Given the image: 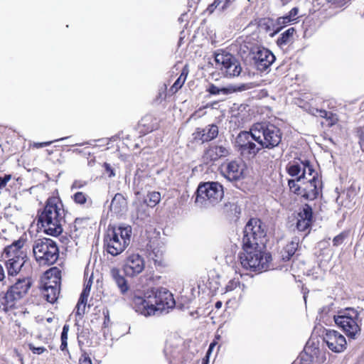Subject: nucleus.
Masks as SVG:
<instances>
[{
  "instance_id": "obj_58",
  "label": "nucleus",
  "mask_w": 364,
  "mask_h": 364,
  "mask_svg": "<svg viewBox=\"0 0 364 364\" xmlns=\"http://www.w3.org/2000/svg\"><path fill=\"white\" fill-rule=\"evenodd\" d=\"M328 2L329 3H331V4H336L338 0H327Z\"/></svg>"
},
{
  "instance_id": "obj_1",
  "label": "nucleus",
  "mask_w": 364,
  "mask_h": 364,
  "mask_svg": "<svg viewBox=\"0 0 364 364\" xmlns=\"http://www.w3.org/2000/svg\"><path fill=\"white\" fill-rule=\"evenodd\" d=\"M173 294L166 288H152L143 296L134 295L132 306L136 312L148 316L156 314L168 313L175 306Z\"/></svg>"
},
{
  "instance_id": "obj_43",
  "label": "nucleus",
  "mask_w": 364,
  "mask_h": 364,
  "mask_svg": "<svg viewBox=\"0 0 364 364\" xmlns=\"http://www.w3.org/2000/svg\"><path fill=\"white\" fill-rule=\"evenodd\" d=\"M29 349L35 354H42L44 353L46 349L41 346V347H35L33 344H29Z\"/></svg>"
},
{
  "instance_id": "obj_13",
  "label": "nucleus",
  "mask_w": 364,
  "mask_h": 364,
  "mask_svg": "<svg viewBox=\"0 0 364 364\" xmlns=\"http://www.w3.org/2000/svg\"><path fill=\"white\" fill-rule=\"evenodd\" d=\"M252 127L249 132H241L235 139V146L240 154L245 158H253L262 148L253 142Z\"/></svg>"
},
{
  "instance_id": "obj_57",
  "label": "nucleus",
  "mask_w": 364,
  "mask_h": 364,
  "mask_svg": "<svg viewBox=\"0 0 364 364\" xmlns=\"http://www.w3.org/2000/svg\"><path fill=\"white\" fill-rule=\"evenodd\" d=\"M222 306V302L221 301H217L215 303V307L217 309H220Z\"/></svg>"
},
{
  "instance_id": "obj_30",
  "label": "nucleus",
  "mask_w": 364,
  "mask_h": 364,
  "mask_svg": "<svg viewBox=\"0 0 364 364\" xmlns=\"http://www.w3.org/2000/svg\"><path fill=\"white\" fill-rule=\"evenodd\" d=\"M72 199L73 201L80 205H84L87 203H91L92 200L87 194L82 191H76L73 196Z\"/></svg>"
},
{
  "instance_id": "obj_32",
  "label": "nucleus",
  "mask_w": 364,
  "mask_h": 364,
  "mask_svg": "<svg viewBox=\"0 0 364 364\" xmlns=\"http://www.w3.org/2000/svg\"><path fill=\"white\" fill-rule=\"evenodd\" d=\"M295 29L294 28H289L282 33L281 36L277 39V44L279 46H284L287 44L292 38Z\"/></svg>"
},
{
  "instance_id": "obj_6",
  "label": "nucleus",
  "mask_w": 364,
  "mask_h": 364,
  "mask_svg": "<svg viewBox=\"0 0 364 364\" xmlns=\"http://www.w3.org/2000/svg\"><path fill=\"white\" fill-rule=\"evenodd\" d=\"M255 141L262 148L273 149L277 146L281 141L282 133L280 129L272 124L260 122L252 126Z\"/></svg>"
},
{
  "instance_id": "obj_25",
  "label": "nucleus",
  "mask_w": 364,
  "mask_h": 364,
  "mask_svg": "<svg viewBox=\"0 0 364 364\" xmlns=\"http://www.w3.org/2000/svg\"><path fill=\"white\" fill-rule=\"evenodd\" d=\"M109 274L112 279L119 288L121 294L123 295L125 294L128 291L129 287L127 281L121 274L120 270L118 268L113 267L110 269Z\"/></svg>"
},
{
  "instance_id": "obj_11",
  "label": "nucleus",
  "mask_w": 364,
  "mask_h": 364,
  "mask_svg": "<svg viewBox=\"0 0 364 364\" xmlns=\"http://www.w3.org/2000/svg\"><path fill=\"white\" fill-rule=\"evenodd\" d=\"M242 245H264L266 228L264 223L257 218H251L244 229Z\"/></svg>"
},
{
  "instance_id": "obj_18",
  "label": "nucleus",
  "mask_w": 364,
  "mask_h": 364,
  "mask_svg": "<svg viewBox=\"0 0 364 364\" xmlns=\"http://www.w3.org/2000/svg\"><path fill=\"white\" fill-rule=\"evenodd\" d=\"M145 267L144 258L137 253L129 255L124 260L123 270L127 277H134L140 274Z\"/></svg>"
},
{
  "instance_id": "obj_52",
  "label": "nucleus",
  "mask_w": 364,
  "mask_h": 364,
  "mask_svg": "<svg viewBox=\"0 0 364 364\" xmlns=\"http://www.w3.org/2000/svg\"><path fill=\"white\" fill-rule=\"evenodd\" d=\"M360 148L364 151V133L361 132L360 135V141H359Z\"/></svg>"
},
{
  "instance_id": "obj_38",
  "label": "nucleus",
  "mask_w": 364,
  "mask_h": 364,
  "mask_svg": "<svg viewBox=\"0 0 364 364\" xmlns=\"http://www.w3.org/2000/svg\"><path fill=\"white\" fill-rule=\"evenodd\" d=\"M87 299H83L82 301V298L80 297L79 299V301L77 302V311H76V314L77 315H83L85 314V305H86V302H87Z\"/></svg>"
},
{
  "instance_id": "obj_54",
  "label": "nucleus",
  "mask_w": 364,
  "mask_h": 364,
  "mask_svg": "<svg viewBox=\"0 0 364 364\" xmlns=\"http://www.w3.org/2000/svg\"><path fill=\"white\" fill-rule=\"evenodd\" d=\"M87 218H76L75 220V226L80 225L81 223H82L85 221H87Z\"/></svg>"
},
{
  "instance_id": "obj_51",
  "label": "nucleus",
  "mask_w": 364,
  "mask_h": 364,
  "mask_svg": "<svg viewBox=\"0 0 364 364\" xmlns=\"http://www.w3.org/2000/svg\"><path fill=\"white\" fill-rule=\"evenodd\" d=\"M331 310V306L328 305L326 306H323L322 309H320L319 312L321 314H326L327 315Z\"/></svg>"
},
{
  "instance_id": "obj_3",
  "label": "nucleus",
  "mask_w": 364,
  "mask_h": 364,
  "mask_svg": "<svg viewBox=\"0 0 364 364\" xmlns=\"http://www.w3.org/2000/svg\"><path fill=\"white\" fill-rule=\"evenodd\" d=\"M31 281L28 278L18 279L1 298L2 310L7 313L11 319L21 316L25 314L22 309H19L22 299L26 295L31 287Z\"/></svg>"
},
{
  "instance_id": "obj_39",
  "label": "nucleus",
  "mask_w": 364,
  "mask_h": 364,
  "mask_svg": "<svg viewBox=\"0 0 364 364\" xmlns=\"http://www.w3.org/2000/svg\"><path fill=\"white\" fill-rule=\"evenodd\" d=\"M87 185V182L81 180H75L71 185L70 190L74 191L82 188Z\"/></svg>"
},
{
  "instance_id": "obj_34",
  "label": "nucleus",
  "mask_w": 364,
  "mask_h": 364,
  "mask_svg": "<svg viewBox=\"0 0 364 364\" xmlns=\"http://www.w3.org/2000/svg\"><path fill=\"white\" fill-rule=\"evenodd\" d=\"M303 162L304 161H301V163H294L290 164L287 168L289 174L293 177H296V179L297 177L299 176L302 173L301 167H303Z\"/></svg>"
},
{
  "instance_id": "obj_56",
  "label": "nucleus",
  "mask_w": 364,
  "mask_h": 364,
  "mask_svg": "<svg viewBox=\"0 0 364 364\" xmlns=\"http://www.w3.org/2000/svg\"><path fill=\"white\" fill-rule=\"evenodd\" d=\"M215 343H216L215 341H214L212 343H210V345L209 346L208 352H210V351H211L213 350V348L215 346Z\"/></svg>"
},
{
  "instance_id": "obj_17",
  "label": "nucleus",
  "mask_w": 364,
  "mask_h": 364,
  "mask_svg": "<svg viewBox=\"0 0 364 364\" xmlns=\"http://www.w3.org/2000/svg\"><path fill=\"white\" fill-rule=\"evenodd\" d=\"M323 339L328 348L334 353H341L346 349V338L336 330H326Z\"/></svg>"
},
{
  "instance_id": "obj_49",
  "label": "nucleus",
  "mask_w": 364,
  "mask_h": 364,
  "mask_svg": "<svg viewBox=\"0 0 364 364\" xmlns=\"http://www.w3.org/2000/svg\"><path fill=\"white\" fill-rule=\"evenodd\" d=\"M105 168L107 173H108L109 177H113L115 176L113 168L111 166L107 163L105 164Z\"/></svg>"
},
{
  "instance_id": "obj_47",
  "label": "nucleus",
  "mask_w": 364,
  "mask_h": 364,
  "mask_svg": "<svg viewBox=\"0 0 364 364\" xmlns=\"http://www.w3.org/2000/svg\"><path fill=\"white\" fill-rule=\"evenodd\" d=\"M79 363L80 364H92L91 359L86 353H84L81 355L79 360Z\"/></svg>"
},
{
  "instance_id": "obj_50",
  "label": "nucleus",
  "mask_w": 364,
  "mask_h": 364,
  "mask_svg": "<svg viewBox=\"0 0 364 364\" xmlns=\"http://www.w3.org/2000/svg\"><path fill=\"white\" fill-rule=\"evenodd\" d=\"M216 9H218V6L216 5L215 1H214L213 4L208 6L207 8V11L209 14H212Z\"/></svg>"
},
{
  "instance_id": "obj_41",
  "label": "nucleus",
  "mask_w": 364,
  "mask_h": 364,
  "mask_svg": "<svg viewBox=\"0 0 364 364\" xmlns=\"http://www.w3.org/2000/svg\"><path fill=\"white\" fill-rule=\"evenodd\" d=\"M347 235L345 232H341V234L336 236L333 240V243L334 246H338L341 245L344 240L346 238Z\"/></svg>"
},
{
  "instance_id": "obj_40",
  "label": "nucleus",
  "mask_w": 364,
  "mask_h": 364,
  "mask_svg": "<svg viewBox=\"0 0 364 364\" xmlns=\"http://www.w3.org/2000/svg\"><path fill=\"white\" fill-rule=\"evenodd\" d=\"M237 287H240V283L238 280L231 279L228 282L225 287L226 291H231L235 289Z\"/></svg>"
},
{
  "instance_id": "obj_9",
  "label": "nucleus",
  "mask_w": 364,
  "mask_h": 364,
  "mask_svg": "<svg viewBox=\"0 0 364 364\" xmlns=\"http://www.w3.org/2000/svg\"><path fill=\"white\" fill-rule=\"evenodd\" d=\"M333 320L350 338H355L360 331L359 313L354 308L339 310L336 315H333Z\"/></svg>"
},
{
  "instance_id": "obj_36",
  "label": "nucleus",
  "mask_w": 364,
  "mask_h": 364,
  "mask_svg": "<svg viewBox=\"0 0 364 364\" xmlns=\"http://www.w3.org/2000/svg\"><path fill=\"white\" fill-rule=\"evenodd\" d=\"M149 256L156 264H160L163 259L164 250L161 247H154L151 250Z\"/></svg>"
},
{
  "instance_id": "obj_28",
  "label": "nucleus",
  "mask_w": 364,
  "mask_h": 364,
  "mask_svg": "<svg viewBox=\"0 0 364 364\" xmlns=\"http://www.w3.org/2000/svg\"><path fill=\"white\" fill-rule=\"evenodd\" d=\"M302 173L297 178L301 179H309L310 178L314 177V175L318 176V173L314 169L312 166L308 161H304L303 162Z\"/></svg>"
},
{
  "instance_id": "obj_24",
  "label": "nucleus",
  "mask_w": 364,
  "mask_h": 364,
  "mask_svg": "<svg viewBox=\"0 0 364 364\" xmlns=\"http://www.w3.org/2000/svg\"><path fill=\"white\" fill-rule=\"evenodd\" d=\"M246 89V86L245 85H242V86H236L233 85H230L226 87H219L216 85L211 84L207 89V91L214 95H230L233 92H237V91H242L245 90Z\"/></svg>"
},
{
  "instance_id": "obj_29",
  "label": "nucleus",
  "mask_w": 364,
  "mask_h": 364,
  "mask_svg": "<svg viewBox=\"0 0 364 364\" xmlns=\"http://www.w3.org/2000/svg\"><path fill=\"white\" fill-rule=\"evenodd\" d=\"M298 246L299 242L297 239L287 244L284 249V253L282 255L283 259L289 260L291 258V257H292L294 255L295 252L298 248Z\"/></svg>"
},
{
  "instance_id": "obj_19",
  "label": "nucleus",
  "mask_w": 364,
  "mask_h": 364,
  "mask_svg": "<svg viewBox=\"0 0 364 364\" xmlns=\"http://www.w3.org/2000/svg\"><path fill=\"white\" fill-rule=\"evenodd\" d=\"M254 60L257 70L264 72L274 63L275 57L268 49L259 48L256 52Z\"/></svg>"
},
{
  "instance_id": "obj_46",
  "label": "nucleus",
  "mask_w": 364,
  "mask_h": 364,
  "mask_svg": "<svg viewBox=\"0 0 364 364\" xmlns=\"http://www.w3.org/2000/svg\"><path fill=\"white\" fill-rule=\"evenodd\" d=\"M11 178V175H5L4 177H0V189L5 187Z\"/></svg>"
},
{
  "instance_id": "obj_5",
  "label": "nucleus",
  "mask_w": 364,
  "mask_h": 364,
  "mask_svg": "<svg viewBox=\"0 0 364 364\" xmlns=\"http://www.w3.org/2000/svg\"><path fill=\"white\" fill-rule=\"evenodd\" d=\"M131 235L132 228L129 225L109 228L104 239L107 252L112 256L121 254L129 246Z\"/></svg>"
},
{
  "instance_id": "obj_37",
  "label": "nucleus",
  "mask_w": 364,
  "mask_h": 364,
  "mask_svg": "<svg viewBox=\"0 0 364 364\" xmlns=\"http://www.w3.org/2000/svg\"><path fill=\"white\" fill-rule=\"evenodd\" d=\"M92 280L91 279H89L87 283L85 284V287L80 294V296L82 298V301L83 299H87V298L90 295V289H91V286H92Z\"/></svg>"
},
{
  "instance_id": "obj_15",
  "label": "nucleus",
  "mask_w": 364,
  "mask_h": 364,
  "mask_svg": "<svg viewBox=\"0 0 364 364\" xmlns=\"http://www.w3.org/2000/svg\"><path fill=\"white\" fill-rule=\"evenodd\" d=\"M222 171L229 181H239L246 175L247 166L241 159L227 161L222 165Z\"/></svg>"
},
{
  "instance_id": "obj_44",
  "label": "nucleus",
  "mask_w": 364,
  "mask_h": 364,
  "mask_svg": "<svg viewBox=\"0 0 364 364\" xmlns=\"http://www.w3.org/2000/svg\"><path fill=\"white\" fill-rule=\"evenodd\" d=\"M313 114L315 116H319L322 118H328V115L331 114V113L328 112L326 110L323 109H315V112H313Z\"/></svg>"
},
{
  "instance_id": "obj_26",
  "label": "nucleus",
  "mask_w": 364,
  "mask_h": 364,
  "mask_svg": "<svg viewBox=\"0 0 364 364\" xmlns=\"http://www.w3.org/2000/svg\"><path fill=\"white\" fill-rule=\"evenodd\" d=\"M110 210L116 214H122L127 210V200L121 193H117L112 200Z\"/></svg>"
},
{
  "instance_id": "obj_8",
  "label": "nucleus",
  "mask_w": 364,
  "mask_h": 364,
  "mask_svg": "<svg viewBox=\"0 0 364 364\" xmlns=\"http://www.w3.org/2000/svg\"><path fill=\"white\" fill-rule=\"evenodd\" d=\"M33 253L41 265L53 264L58 259L59 250L56 243L48 238H38L33 241Z\"/></svg>"
},
{
  "instance_id": "obj_27",
  "label": "nucleus",
  "mask_w": 364,
  "mask_h": 364,
  "mask_svg": "<svg viewBox=\"0 0 364 364\" xmlns=\"http://www.w3.org/2000/svg\"><path fill=\"white\" fill-rule=\"evenodd\" d=\"M299 9L296 7L293 8L288 14L279 17L277 19V25L281 28L285 26L288 23H291L298 18Z\"/></svg>"
},
{
  "instance_id": "obj_59",
  "label": "nucleus",
  "mask_w": 364,
  "mask_h": 364,
  "mask_svg": "<svg viewBox=\"0 0 364 364\" xmlns=\"http://www.w3.org/2000/svg\"><path fill=\"white\" fill-rule=\"evenodd\" d=\"M282 4L284 5L289 2V0H281Z\"/></svg>"
},
{
  "instance_id": "obj_33",
  "label": "nucleus",
  "mask_w": 364,
  "mask_h": 364,
  "mask_svg": "<svg viewBox=\"0 0 364 364\" xmlns=\"http://www.w3.org/2000/svg\"><path fill=\"white\" fill-rule=\"evenodd\" d=\"M187 73L185 72V70H183L180 76L178 77V79L176 80V82L173 83V85L171 87L169 92L172 94L176 93L184 84L186 77H187Z\"/></svg>"
},
{
  "instance_id": "obj_23",
  "label": "nucleus",
  "mask_w": 364,
  "mask_h": 364,
  "mask_svg": "<svg viewBox=\"0 0 364 364\" xmlns=\"http://www.w3.org/2000/svg\"><path fill=\"white\" fill-rule=\"evenodd\" d=\"M27 262L24 257L19 255H14L6 262V266L9 276L16 275L26 265Z\"/></svg>"
},
{
  "instance_id": "obj_4",
  "label": "nucleus",
  "mask_w": 364,
  "mask_h": 364,
  "mask_svg": "<svg viewBox=\"0 0 364 364\" xmlns=\"http://www.w3.org/2000/svg\"><path fill=\"white\" fill-rule=\"evenodd\" d=\"M261 246L242 245L243 252L240 255L242 267L252 272L267 271L272 257L269 254L264 252Z\"/></svg>"
},
{
  "instance_id": "obj_12",
  "label": "nucleus",
  "mask_w": 364,
  "mask_h": 364,
  "mask_svg": "<svg viewBox=\"0 0 364 364\" xmlns=\"http://www.w3.org/2000/svg\"><path fill=\"white\" fill-rule=\"evenodd\" d=\"M216 66L226 77H237L242 72L240 62L230 53L220 52L215 53Z\"/></svg>"
},
{
  "instance_id": "obj_45",
  "label": "nucleus",
  "mask_w": 364,
  "mask_h": 364,
  "mask_svg": "<svg viewBox=\"0 0 364 364\" xmlns=\"http://www.w3.org/2000/svg\"><path fill=\"white\" fill-rule=\"evenodd\" d=\"M65 139V138H61L60 139L54 140V141H60V140H64ZM53 142V141H45V142H42V143H36V144H34V146L36 148H38H38H42V147H45V146L50 145Z\"/></svg>"
},
{
  "instance_id": "obj_53",
  "label": "nucleus",
  "mask_w": 364,
  "mask_h": 364,
  "mask_svg": "<svg viewBox=\"0 0 364 364\" xmlns=\"http://www.w3.org/2000/svg\"><path fill=\"white\" fill-rule=\"evenodd\" d=\"M68 346V340H61V345L60 346V348L61 350H67Z\"/></svg>"
},
{
  "instance_id": "obj_60",
  "label": "nucleus",
  "mask_w": 364,
  "mask_h": 364,
  "mask_svg": "<svg viewBox=\"0 0 364 364\" xmlns=\"http://www.w3.org/2000/svg\"><path fill=\"white\" fill-rule=\"evenodd\" d=\"M89 144V143L88 142H85V143H82V144H77L76 145H77V146H82L84 144Z\"/></svg>"
},
{
  "instance_id": "obj_20",
  "label": "nucleus",
  "mask_w": 364,
  "mask_h": 364,
  "mask_svg": "<svg viewBox=\"0 0 364 364\" xmlns=\"http://www.w3.org/2000/svg\"><path fill=\"white\" fill-rule=\"evenodd\" d=\"M218 134V126L212 124L205 128H196L193 134V137L195 141L204 143L214 139L217 137Z\"/></svg>"
},
{
  "instance_id": "obj_16",
  "label": "nucleus",
  "mask_w": 364,
  "mask_h": 364,
  "mask_svg": "<svg viewBox=\"0 0 364 364\" xmlns=\"http://www.w3.org/2000/svg\"><path fill=\"white\" fill-rule=\"evenodd\" d=\"M325 352L318 347L312 346L308 342L304 348V352L293 363V364H314L322 363L326 360Z\"/></svg>"
},
{
  "instance_id": "obj_55",
  "label": "nucleus",
  "mask_w": 364,
  "mask_h": 364,
  "mask_svg": "<svg viewBox=\"0 0 364 364\" xmlns=\"http://www.w3.org/2000/svg\"><path fill=\"white\" fill-rule=\"evenodd\" d=\"M5 278V273L2 265L0 264V282L3 281Z\"/></svg>"
},
{
  "instance_id": "obj_48",
  "label": "nucleus",
  "mask_w": 364,
  "mask_h": 364,
  "mask_svg": "<svg viewBox=\"0 0 364 364\" xmlns=\"http://www.w3.org/2000/svg\"><path fill=\"white\" fill-rule=\"evenodd\" d=\"M69 331V326L65 325L63 328V331L61 333V340H68V333Z\"/></svg>"
},
{
  "instance_id": "obj_14",
  "label": "nucleus",
  "mask_w": 364,
  "mask_h": 364,
  "mask_svg": "<svg viewBox=\"0 0 364 364\" xmlns=\"http://www.w3.org/2000/svg\"><path fill=\"white\" fill-rule=\"evenodd\" d=\"M48 282L44 284V296L50 303H54L60 294L61 272L56 267L46 272Z\"/></svg>"
},
{
  "instance_id": "obj_2",
  "label": "nucleus",
  "mask_w": 364,
  "mask_h": 364,
  "mask_svg": "<svg viewBox=\"0 0 364 364\" xmlns=\"http://www.w3.org/2000/svg\"><path fill=\"white\" fill-rule=\"evenodd\" d=\"M65 223V210L63 204L57 198H49L43 210L38 216V224L43 232L52 236L59 235L63 232Z\"/></svg>"
},
{
  "instance_id": "obj_42",
  "label": "nucleus",
  "mask_w": 364,
  "mask_h": 364,
  "mask_svg": "<svg viewBox=\"0 0 364 364\" xmlns=\"http://www.w3.org/2000/svg\"><path fill=\"white\" fill-rule=\"evenodd\" d=\"M216 5L218 6V9L223 11L230 5V0H215Z\"/></svg>"
},
{
  "instance_id": "obj_31",
  "label": "nucleus",
  "mask_w": 364,
  "mask_h": 364,
  "mask_svg": "<svg viewBox=\"0 0 364 364\" xmlns=\"http://www.w3.org/2000/svg\"><path fill=\"white\" fill-rule=\"evenodd\" d=\"M161 200V194L159 192L153 191L147 194L145 203L151 208L155 207Z\"/></svg>"
},
{
  "instance_id": "obj_61",
  "label": "nucleus",
  "mask_w": 364,
  "mask_h": 364,
  "mask_svg": "<svg viewBox=\"0 0 364 364\" xmlns=\"http://www.w3.org/2000/svg\"><path fill=\"white\" fill-rule=\"evenodd\" d=\"M220 338V335H216L215 336V339L219 340Z\"/></svg>"
},
{
  "instance_id": "obj_62",
  "label": "nucleus",
  "mask_w": 364,
  "mask_h": 364,
  "mask_svg": "<svg viewBox=\"0 0 364 364\" xmlns=\"http://www.w3.org/2000/svg\"><path fill=\"white\" fill-rule=\"evenodd\" d=\"M242 290H244V289H245V285H244V284H242Z\"/></svg>"
},
{
  "instance_id": "obj_35",
  "label": "nucleus",
  "mask_w": 364,
  "mask_h": 364,
  "mask_svg": "<svg viewBox=\"0 0 364 364\" xmlns=\"http://www.w3.org/2000/svg\"><path fill=\"white\" fill-rule=\"evenodd\" d=\"M24 242L25 241L21 239L15 241L14 242H13L11 245L7 247L5 249V253L6 255H9L10 253L12 252L15 255H18L17 254L18 253L20 249L23 247Z\"/></svg>"
},
{
  "instance_id": "obj_10",
  "label": "nucleus",
  "mask_w": 364,
  "mask_h": 364,
  "mask_svg": "<svg viewBox=\"0 0 364 364\" xmlns=\"http://www.w3.org/2000/svg\"><path fill=\"white\" fill-rule=\"evenodd\" d=\"M289 186L291 191L307 200H314L319 194L321 188V181L318 176L314 175L309 179L289 180Z\"/></svg>"
},
{
  "instance_id": "obj_21",
  "label": "nucleus",
  "mask_w": 364,
  "mask_h": 364,
  "mask_svg": "<svg viewBox=\"0 0 364 364\" xmlns=\"http://www.w3.org/2000/svg\"><path fill=\"white\" fill-rule=\"evenodd\" d=\"M230 154V149L223 145L214 144L210 146L204 152L203 160L205 163L215 161Z\"/></svg>"
},
{
  "instance_id": "obj_22",
  "label": "nucleus",
  "mask_w": 364,
  "mask_h": 364,
  "mask_svg": "<svg viewBox=\"0 0 364 364\" xmlns=\"http://www.w3.org/2000/svg\"><path fill=\"white\" fill-rule=\"evenodd\" d=\"M296 228L299 231H305L310 226L312 221V209L309 205H305L300 210L297 215Z\"/></svg>"
},
{
  "instance_id": "obj_7",
  "label": "nucleus",
  "mask_w": 364,
  "mask_h": 364,
  "mask_svg": "<svg viewBox=\"0 0 364 364\" xmlns=\"http://www.w3.org/2000/svg\"><path fill=\"white\" fill-rule=\"evenodd\" d=\"M195 203L200 208H208L218 204L224 196L223 186L218 182L200 183L196 193Z\"/></svg>"
}]
</instances>
